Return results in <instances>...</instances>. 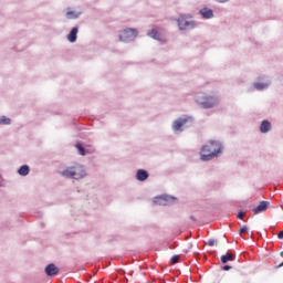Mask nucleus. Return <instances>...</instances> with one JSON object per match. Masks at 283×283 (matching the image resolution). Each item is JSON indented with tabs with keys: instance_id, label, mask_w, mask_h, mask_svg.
Returning <instances> with one entry per match:
<instances>
[{
	"instance_id": "4be33fe9",
	"label": "nucleus",
	"mask_w": 283,
	"mask_h": 283,
	"mask_svg": "<svg viewBox=\"0 0 283 283\" xmlns=\"http://www.w3.org/2000/svg\"><path fill=\"white\" fill-rule=\"evenodd\" d=\"M207 244H208V247H214L216 241L213 239H210V240H208Z\"/></svg>"
},
{
	"instance_id": "6e6552de",
	"label": "nucleus",
	"mask_w": 283,
	"mask_h": 283,
	"mask_svg": "<svg viewBox=\"0 0 283 283\" xmlns=\"http://www.w3.org/2000/svg\"><path fill=\"white\" fill-rule=\"evenodd\" d=\"M186 124H187V118H179L175 120L172 125L174 132H182V126H185Z\"/></svg>"
},
{
	"instance_id": "7ed1b4c3",
	"label": "nucleus",
	"mask_w": 283,
	"mask_h": 283,
	"mask_svg": "<svg viewBox=\"0 0 283 283\" xmlns=\"http://www.w3.org/2000/svg\"><path fill=\"white\" fill-rule=\"evenodd\" d=\"M196 103L203 109H211L212 107H216V105L220 104V98L201 94L197 97Z\"/></svg>"
},
{
	"instance_id": "f3484780",
	"label": "nucleus",
	"mask_w": 283,
	"mask_h": 283,
	"mask_svg": "<svg viewBox=\"0 0 283 283\" xmlns=\"http://www.w3.org/2000/svg\"><path fill=\"white\" fill-rule=\"evenodd\" d=\"M10 123H11V119L6 116H2L0 118V125H10Z\"/></svg>"
},
{
	"instance_id": "2eb2a0df",
	"label": "nucleus",
	"mask_w": 283,
	"mask_h": 283,
	"mask_svg": "<svg viewBox=\"0 0 283 283\" xmlns=\"http://www.w3.org/2000/svg\"><path fill=\"white\" fill-rule=\"evenodd\" d=\"M75 147H76V149H77L80 156H85V154H86V153H85V148L83 147L82 144H76Z\"/></svg>"
},
{
	"instance_id": "dca6fc26",
	"label": "nucleus",
	"mask_w": 283,
	"mask_h": 283,
	"mask_svg": "<svg viewBox=\"0 0 283 283\" xmlns=\"http://www.w3.org/2000/svg\"><path fill=\"white\" fill-rule=\"evenodd\" d=\"M149 36H151V39H158V36H160V33H158V30L153 29L151 32L148 33Z\"/></svg>"
},
{
	"instance_id": "f03ea898",
	"label": "nucleus",
	"mask_w": 283,
	"mask_h": 283,
	"mask_svg": "<svg viewBox=\"0 0 283 283\" xmlns=\"http://www.w3.org/2000/svg\"><path fill=\"white\" fill-rule=\"evenodd\" d=\"M86 175L85 168L78 164L62 171L64 178H74V180H81V178H85Z\"/></svg>"
},
{
	"instance_id": "6ab92c4d",
	"label": "nucleus",
	"mask_w": 283,
	"mask_h": 283,
	"mask_svg": "<svg viewBox=\"0 0 283 283\" xmlns=\"http://www.w3.org/2000/svg\"><path fill=\"white\" fill-rule=\"evenodd\" d=\"M66 17H67V19H77L78 15H76V13H74V11H69V12H66Z\"/></svg>"
},
{
	"instance_id": "412c9836",
	"label": "nucleus",
	"mask_w": 283,
	"mask_h": 283,
	"mask_svg": "<svg viewBox=\"0 0 283 283\" xmlns=\"http://www.w3.org/2000/svg\"><path fill=\"white\" fill-rule=\"evenodd\" d=\"M249 231V228L247 226H243L240 228L239 233L242 235V233H247Z\"/></svg>"
},
{
	"instance_id": "39448f33",
	"label": "nucleus",
	"mask_w": 283,
	"mask_h": 283,
	"mask_svg": "<svg viewBox=\"0 0 283 283\" xmlns=\"http://www.w3.org/2000/svg\"><path fill=\"white\" fill-rule=\"evenodd\" d=\"M179 30H193L196 28V23L193 21L187 20L185 15H180L177 20Z\"/></svg>"
},
{
	"instance_id": "0eeeda50",
	"label": "nucleus",
	"mask_w": 283,
	"mask_h": 283,
	"mask_svg": "<svg viewBox=\"0 0 283 283\" xmlns=\"http://www.w3.org/2000/svg\"><path fill=\"white\" fill-rule=\"evenodd\" d=\"M269 201H261L258 207L252 209L254 216H258V213L266 211V209H269Z\"/></svg>"
},
{
	"instance_id": "a211bd4d",
	"label": "nucleus",
	"mask_w": 283,
	"mask_h": 283,
	"mask_svg": "<svg viewBox=\"0 0 283 283\" xmlns=\"http://www.w3.org/2000/svg\"><path fill=\"white\" fill-rule=\"evenodd\" d=\"M254 87H255V90H265V87H269V85L262 84V83H255Z\"/></svg>"
},
{
	"instance_id": "5701e85b",
	"label": "nucleus",
	"mask_w": 283,
	"mask_h": 283,
	"mask_svg": "<svg viewBox=\"0 0 283 283\" xmlns=\"http://www.w3.org/2000/svg\"><path fill=\"white\" fill-rule=\"evenodd\" d=\"M237 217L239 218V220H242L244 218V212L243 211L239 212Z\"/></svg>"
},
{
	"instance_id": "b1692460",
	"label": "nucleus",
	"mask_w": 283,
	"mask_h": 283,
	"mask_svg": "<svg viewBox=\"0 0 283 283\" xmlns=\"http://www.w3.org/2000/svg\"><path fill=\"white\" fill-rule=\"evenodd\" d=\"M277 239H279V240H282V239H283V230L279 232Z\"/></svg>"
},
{
	"instance_id": "a878e982",
	"label": "nucleus",
	"mask_w": 283,
	"mask_h": 283,
	"mask_svg": "<svg viewBox=\"0 0 283 283\" xmlns=\"http://www.w3.org/2000/svg\"><path fill=\"white\" fill-rule=\"evenodd\" d=\"M190 220H192L193 222H196V217L190 216Z\"/></svg>"
},
{
	"instance_id": "4468645a",
	"label": "nucleus",
	"mask_w": 283,
	"mask_h": 283,
	"mask_svg": "<svg viewBox=\"0 0 283 283\" xmlns=\"http://www.w3.org/2000/svg\"><path fill=\"white\" fill-rule=\"evenodd\" d=\"M18 174L20 176H28V174H30V167H28V165L20 167V169L18 170Z\"/></svg>"
},
{
	"instance_id": "9b49d317",
	"label": "nucleus",
	"mask_w": 283,
	"mask_h": 283,
	"mask_svg": "<svg viewBox=\"0 0 283 283\" xmlns=\"http://www.w3.org/2000/svg\"><path fill=\"white\" fill-rule=\"evenodd\" d=\"M78 34V28H73L70 32V34L67 35V40L70 41V43H76V35Z\"/></svg>"
},
{
	"instance_id": "1a4fd4ad",
	"label": "nucleus",
	"mask_w": 283,
	"mask_h": 283,
	"mask_svg": "<svg viewBox=\"0 0 283 283\" xmlns=\"http://www.w3.org/2000/svg\"><path fill=\"white\" fill-rule=\"evenodd\" d=\"M136 178L139 180V182H144V180L149 178V174L146 170L139 169L137 170Z\"/></svg>"
},
{
	"instance_id": "9d476101",
	"label": "nucleus",
	"mask_w": 283,
	"mask_h": 283,
	"mask_svg": "<svg viewBox=\"0 0 283 283\" xmlns=\"http://www.w3.org/2000/svg\"><path fill=\"white\" fill-rule=\"evenodd\" d=\"M200 14L203 19H213V10L209 8H203L200 10Z\"/></svg>"
},
{
	"instance_id": "20e7f679",
	"label": "nucleus",
	"mask_w": 283,
	"mask_h": 283,
	"mask_svg": "<svg viewBox=\"0 0 283 283\" xmlns=\"http://www.w3.org/2000/svg\"><path fill=\"white\" fill-rule=\"evenodd\" d=\"M138 36V30L136 29H125L119 35V41L127 43V41H134Z\"/></svg>"
},
{
	"instance_id": "ddd939ff",
	"label": "nucleus",
	"mask_w": 283,
	"mask_h": 283,
	"mask_svg": "<svg viewBox=\"0 0 283 283\" xmlns=\"http://www.w3.org/2000/svg\"><path fill=\"white\" fill-rule=\"evenodd\" d=\"M260 132L262 134H266L268 132H271V124L269 120H263L260 126Z\"/></svg>"
},
{
	"instance_id": "393cba45",
	"label": "nucleus",
	"mask_w": 283,
	"mask_h": 283,
	"mask_svg": "<svg viewBox=\"0 0 283 283\" xmlns=\"http://www.w3.org/2000/svg\"><path fill=\"white\" fill-rule=\"evenodd\" d=\"M223 271H231V265L223 266Z\"/></svg>"
},
{
	"instance_id": "f8f14e48",
	"label": "nucleus",
	"mask_w": 283,
	"mask_h": 283,
	"mask_svg": "<svg viewBox=\"0 0 283 283\" xmlns=\"http://www.w3.org/2000/svg\"><path fill=\"white\" fill-rule=\"evenodd\" d=\"M235 260V255L231 252H227L224 255L221 256L222 264H227V262H233Z\"/></svg>"
},
{
	"instance_id": "f257e3e1",
	"label": "nucleus",
	"mask_w": 283,
	"mask_h": 283,
	"mask_svg": "<svg viewBox=\"0 0 283 283\" xmlns=\"http://www.w3.org/2000/svg\"><path fill=\"white\" fill-rule=\"evenodd\" d=\"M218 154H222V144H220V142L211 140L202 146L200 151L201 160H213V158L218 157Z\"/></svg>"
},
{
	"instance_id": "aec40b11",
	"label": "nucleus",
	"mask_w": 283,
	"mask_h": 283,
	"mask_svg": "<svg viewBox=\"0 0 283 283\" xmlns=\"http://www.w3.org/2000/svg\"><path fill=\"white\" fill-rule=\"evenodd\" d=\"M179 260H180V256H179V255H174V256L171 258V264H178Z\"/></svg>"
},
{
	"instance_id": "423d86ee",
	"label": "nucleus",
	"mask_w": 283,
	"mask_h": 283,
	"mask_svg": "<svg viewBox=\"0 0 283 283\" xmlns=\"http://www.w3.org/2000/svg\"><path fill=\"white\" fill-rule=\"evenodd\" d=\"M44 271L49 277H54V275H59V268H56L54 263H50Z\"/></svg>"
}]
</instances>
